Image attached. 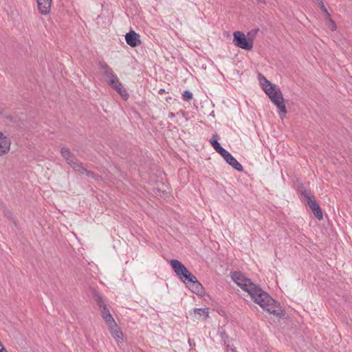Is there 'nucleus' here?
Returning <instances> with one entry per match:
<instances>
[{
  "instance_id": "1",
  "label": "nucleus",
  "mask_w": 352,
  "mask_h": 352,
  "mask_svg": "<svg viewBox=\"0 0 352 352\" xmlns=\"http://www.w3.org/2000/svg\"><path fill=\"white\" fill-rule=\"evenodd\" d=\"M231 278L241 289L248 293L254 302L259 305L264 310L276 316L282 315L283 311L279 304L241 272H232Z\"/></svg>"
},
{
  "instance_id": "2",
  "label": "nucleus",
  "mask_w": 352,
  "mask_h": 352,
  "mask_svg": "<svg viewBox=\"0 0 352 352\" xmlns=\"http://www.w3.org/2000/svg\"><path fill=\"white\" fill-rule=\"evenodd\" d=\"M257 30L254 33L249 32L246 36L243 32L240 31H235L233 33V43L234 45L243 50H251L254 45V36L256 34Z\"/></svg>"
},
{
  "instance_id": "3",
  "label": "nucleus",
  "mask_w": 352,
  "mask_h": 352,
  "mask_svg": "<svg viewBox=\"0 0 352 352\" xmlns=\"http://www.w3.org/2000/svg\"><path fill=\"white\" fill-rule=\"evenodd\" d=\"M170 265L178 278L187 284L188 280H193V274L179 261L173 259L170 261Z\"/></svg>"
},
{
  "instance_id": "4",
  "label": "nucleus",
  "mask_w": 352,
  "mask_h": 352,
  "mask_svg": "<svg viewBox=\"0 0 352 352\" xmlns=\"http://www.w3.org/2000/svg\"><path fill=\"white\" fill-rule=\"evenodd\" d=\"M265 94L269 96L272 102L278 109L279 112L283 115H285L287 113L286 107L284 103V98L280 89L276 86L274 87V89L267 91Z\"/></svg>"
},
{
  "instance_id": "5",
  "label": "nucleus",
  "mask_w": 352,
  "mask_h": 352,
  "mask_svg": "<svg viewBox=\"0 0 352 352\" xmlns=\"http://www.w3.org/2000/svg\"><path fill=\"white\" fill-rule=\"evenodd\" d=\"M62 157L66 162L74 169V170H83L82 164L78 161L75 155L67 147H62L60 149Z\"/></svg>"
},
{
  "instance_id": "6",
  "label": "nucleus",
  "mask_w": 352,
  "mask_h": 352,
  "mask_svg": "<svg viewBox=\"0 0 352 352\" xmlns=\"http://www.w3.org/2000/svg\"><path fill=\"white\" fill-rule=\"evenodd\" d=\"M307 198V202L310 208L312 210L314 215L318 219H322L323 218L322 212L318 204L313 199V197L308 194L305 195Z\"/></svg>"
},
{
  "instance_id": "7",
  "label": "nucleus",
  "mask_w": 352,
  "mask_h": 352,
  "mask_svg": "<svg viewBox=\"0 0 352 352\" xmlns=\"http://www.w3.org/2000/svg\"><path fill=\"white\" fill-rule=\"evenodd\" d=\"M101 309V315L103 318V320L107 323V326L109 327V329H113L114 327H116V322L113 318L112 317L111 314H110V311L109 309L107 308V306L104 307L100 309Z\"/></svg>"
},
{
  "instance_id": "8",
  "label": "nucleus",
  "mask_w": 352,
  "mask_h": 352,
  "mask_svg": "<svg viewBox=\"0 0 352 352\" xmlns=\"http://www.w3.org/2000/svg\"><path fill=\"white\" fill-rule=\"evenodd\" d=\"M99 69L102 72L104 75L108 78L109 82L112 80H116L118 78L116 74L113 73V69L105 62L100 61L98 63Z\"/></svg>"
},
{
  "instance_id": "9",
  "label": "nucleus",
  "mask_w": 352,
  "mask_h": 352,
  "mask_svg": "<svg viewBox=\"0 0 352 352\" xmlns=\"http://www.w3.org/2000/svg\"><path fill=\"white\" fill-rule=\"evenodd\" d=\"M10 145V140L0 131V157L9 152Z\"/></svg>"
},
{
  "instance_id": "10",
  "label": "nucleus",
  "mask_w": 352,
  "mask_h": 352,
  "mask_svg": "<svg viewBox=\"0 0 352 352\" xmlns=\"http://www.w3.org/2000/svg\"><path fill=\"white\" fill-rule=\"evenodd\" d=\"M126 43L132 47H136L140 44V36L134 31H130L125 35Z\"/></svg>"
},
{
  "instance_id": "11",
  "label": "nucleus",
  "mask_w": 352,
  "mask_h": 352,
  "mask_svg": "<svg viewBox=\"0 0 352 352\" xmlns=\"http://www.w3.org/2000/svg\"><path fill=\"white\" fill-rule=\"evenodd\" d=\"M52 0H36L38 12L43 15L50 12Z\"/></svg>"
},
{
  "instance_id": "12",
  "label": "nucleus",
  "mask_w": 352,
  "mask_h": 352,
  "mask_svg": "<svg viewBox=\"0 0 352 352\" xmlns=\"http://www.w3.org/2000/svg\"><path fill=\"white\" fill-rule=\"evenodd\" d=\"M109 85L114 89L123 98L126 99L129 96L127 91L123 88L119 79L112 80L109 82Z\"/></svg>"
},
{
  "instance_id": "13",
  "label": "nucleus",
  "mask_w": 352,
  "mask_h": 352,
  "mask_svg": "<svg viewBox=\"0 0 352 352\" xmlns=\"http://www.w3.org/2000/svg\"><path fill=\"white\" fill-rule=\"evenodd\" d=\"M187 284L191 291L197 294H201L203 292V287L197 280V278L193 275V280H188Z\"/></svg>"
},
{
  "instance_id": "14",
  "label": "nucleus",
  "mask_w": 352,
  "mask_h": 352,
  "mask_svg": "<svg viewBox=\"0 0 352 352\" xmlns=\"http://www.w3.org/2000/svg\"><path fill=\"white\" fill-rule=\"evenodd\" d=\"M258 80L265 93L270 91L272 89H274V87L276 86L271 83L264 76L261 74H258Z\"/></svg>"
},
{
  "instance_id": "15",
  "label": "nucleus",
  "mask_w": 352,
  "mask_h": 352,
  "mask_svg": "<svg viewBox=\"0 0 352 352\" xmlns=\"http://www.w3.org/2000/svg\"><path fill=\"white\" fill-rule=\"evenodd\" d=\"M155 189L157 190L159 193H162L164 197H166V195L170 193V187L166 182H155Z\"/></svg>"
},
{
  "instance_id": "16",
  "label": "nucleus",
  "mask_w": 352,
  "mask_h": 352,
  "mask_svg": "<svg viewBox=\"0 0 352 352\" xmlns=\"http://www.w3.org/2000/svg\"><path fill=\"white\" fill-rule=\"evenodd\" d=\"M226 161L234 169L239 171L243 170V168L242 165L231 154L229 155Z\"/></svg>"
},
{
  "instance_id": "17",
  "label": "nucleus",
  "mask_w": 352,
  "mask_h": 352,
  "mask_svg": "<svg viewBox=\"0 0 352 352\" xmlns=\"http://www.w3.org/2000/svg\"><path fill=\"white\" fill-rule=\"evenodd\" d=\"M195 314L198 315L199 316H204V318H207L208 317V310L207 308H198L194 310Z\"/></svg>"
},
{
  "instance_id": "18",
  "label": "nucleus",
  "mask_w": 352,
  "mask_h": 352,
  "mask_svg": "<svg viewBox=\"0 0 352 352\" xmlns=\"http://www.w3.org/2000/svg\"><path fill=\"white\" fill-rule=\"evenodd\" d=\"M83 170H76V172H79L81 174H86L89 177L94 178L95 179H98L99 176L96 175L94 172L87 170L83 166H82Z\"/></svg>"
},
{
  "instance_id": "19",
  "label": "nucleus",
  "mask_w": 352,
  "mask_h": 352,
  "mask_svg": "<svg viewBox=\"0 0 352 352\" xmlns=\"http://www.w3.org/2000/svg\"><path fill=\"white\" fill-rule=\"evenodd\" d=\"M95 300L97 302L98 306L101 309L104 307H106L107 305L104 302L102 296L98 294V293H96L94 294Z\"/></svg>"
},
{
  "instance_id": "20",
  "label": "nucleus",
  "mask_w": 352,
  "mask_h": 352,
  "mask_svg": "<svg viewBox=\"0 0 352 352\" xmlns=\"http://www.w3.org/2000/svg\"><path fill=\"white\" fill-rule=\"evenodd\" d=\"M111 335L115 338H122V332L120 330L116 324V327H114L113 329H110Z\"/></svg>"
},
{
  "instance_id": "21",
  "label": "nucleus",
  "mask_w": 352,
  "mask_h": 352,
  "mask_svg": "<svg viewBox=\"0 0 352 352\" xmlns=\"http://www.w3.org/2000/svg\"><path fill=\"white\" fill-rule=\"evenodd\" d=\"M210 143L212 146V147L214 148V150L218 153L219 151H220L222 148V146L220 145V144L217 142V140L214 138H212L210 140Z\"/></svg>"
},
{
  "instance_id": "22",
  "label": "nucleus",
  "mask_w": 352,
  "mask_h": 352,
  "mask_svg": "<svg viewBox=\"0 0 352 352\" xmlns=\"http://www.w3.org/2000/svg\"><path fill=\"white\" fill-rule=\"evenodd\" d=\"M327 20L329 22V28L332 31H335L336 30V24L335 23V22L332 20L331 16H329V18H327Z\"/></svg>"
},
{
  "instance_id": "23",
  "label": "nucleus",
  "mask_w": 352,
  "mask_h": 352,
  "mask_svg": "<svg viewBox=\"0 0 352 352\" xmlns=\"http://www.w3.org/2000/svg\"><path fill=\"white\" fill-rule=\"evenodd\" d=\"M223 157V159L226 160L227 159V157L229 156V155L230 154L228 151H227L226 149H224L223 147L221 148V149L220 151H219L218 152Z\"/></svg>"
},
{
  "instance_id": "24",
  "label": "nucleus",
  "mask_w": 352,
  "mask_h": 352,
  "mask_svg": "<svg viewBox=\"0 0 352 352\" xmlns=\"http://www.w3.org/2000/svg\"><path fill=\"white\" fill-rule=\"evenodd\" d=\"M183 96L184 99L187 101H189L191 99H192V94L189 91H185L183 94Z\"/></svg>"
},
{
  "instance_id": "25",
  "label": "nucleus",
  "mask_w": 352,
  "mask_h": 352,
  "mask_svg": "<svg viewBox=\"0 0 352 352\" xmlns=\"http://www.w3.org/2000/svg\"><path fill=\"white\" fill-rule=\"evenodd\" d=\"M321 9L325 14L327 18H329L330 14L328 12L327 10L325 8V7L323 4L321 5Z\"/></svg>"
},
{
  "instance_id": "26",
  "label": "nucleus",
  "mask_w": 352,
  "mask_h": 352,
  "mask_svg": "<svg viewBox=\"0 0 352 352\" xmlns=\"http://www.w3.org/2000/svg\"><path fill=\"white\" fill-rule=\"evenodd\" d=\"M6 349L4 347V346L2 344L1 342H0V351H5Z\"/></svg>"
},
{
  "instance_id": "27",
  "label": "nucleus",
  "mask_w": 352,
  "mask_h": 352,
  "mask_svg": "<svg viewBox=\"0 0 352 352\" xmlns=\"http://www.w3.org/2000/svg\"><path fill=\"white\" fill-rule=\"evenodd\" d=\"M168 117L170 118H173L175 117V113H172V112H170L168 113Z\"/></svg>"
},
{
  "instance_id": "28",
  "label": "nucleus",
  "mask_w": 352,
  "mask_h": 352,
  "mask_svg": "<svg viewBox=\"0 0 352 352\" xmlns=\"http://www.w3.org/2000/svg\"><path fill=\"white\" fill-rule=\"evenodd\" d=\"M164 91V89H160L159 93H160V94H162V93H163Z\"/></svg>"
},
{
  "instance_id": "29",
  "label": "nucleus",
  "mask_w": 352,
  "mask_h": 352,
  "mask_svg": "<svg viewBox=\"0 0 352 352\" xmlns=\"http://www.w3.org/2000/svg\"><path fill=\"white\" fill-rule=\"evenodd\" d=\"M0 352H8L7 350L6 349L5 351H1Z\"/></svg>"
},
{
  "instance_id": "30",
  "label": "nucleus",
  "mask_w": 352,
  "mask_h": 352,
  "mask_svg": "<svg viewBox=\"0 0 352 352\" xmlns=\"http://www.w3.org/2000/svg\"><path fill=\"white\" fill-rule=\"evenodd\" d=\"M260 2H264L263 0H258Z\"/></svg>"
}]
</instances>
